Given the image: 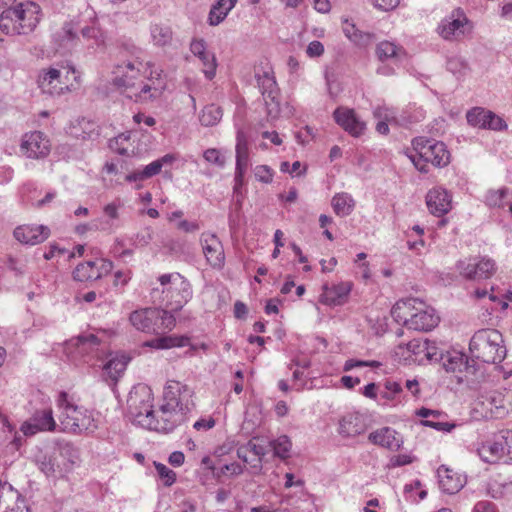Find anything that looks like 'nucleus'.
<instances>
[{
  "instance_id": "obj_1",
  "label": "nucleus",
  "mask_w": 512,
  "mask_h": 512,
  "mask_svg": "<svg viewBox=\"0 0 512 512\" xmlns=\"http://www.w3.org/2000/svg\"><path fill=\"white\" fill-rule=\"evenodd\" d=\"M121 53L123 59L112 71L113 85L135 102L143 103L158 98L163 90L160 74L154 78L153 71H150L149 77L146 76L150 63L142 60L141 49L135 46L125 47Z\"/></svg>"
},
{
  "instance_id": "obj_2",
  "label": "nucleus",
  "mask_w": 512,
  "mask_h": 512,
  "mask_svg": "<svg viewBox=\"0 0 512 512\" xmlns=\"http://www.w3.org/2000/svg\"><path fill=\"white\" fill-rule=\"evenodd\" d=\"M191 389L175 380L167 381L162 403L154 410L147 429L170 433L187 420V414L194 406Z\"/></svg>"
},
{
  "instance_id": "obj_3",
  "label": "nucleus",
  "mask_w": 512,
  "mask_h": 512,
  "mask_svg": "<svg viewBox=\"0 0 512 512\" xmlns=\"http://www.w3.org/2000/svg\"><path fill=\"white\" fill-rule=\"evenodd\" d=\"M40 12V6L31 1L8 6L0 15V30L6 35H27L38 25Z\"/></svg>"
},
{
  "instance_id": "obj_4",
  "label": "nucleus",
  "mask_w": 512,
  "mask_h": 512,
  "mask_svg": "<svg viewBox=\"0 0 512 512\" xmlns=\"http://www.w3.org/2000/svg\"><path fill=\"white\" fill-rule=\"evenodd\" d=\"M57 402L61 409L60 423L64 432L91 434L98 429V420L93 412L74 404L66 392L59 394Z\"/></svg>"
},
{
  "instance_id": "obj_5",
  "label": "nucleus",
  "mask_w": 512,
  "mask_h": 512,
  "mask_svg": "<svg viewBox=\"0 0 512 512\" xmlns=\"http://www.w3.org/2000/svg\"><path fill=\"white\" fill-rule=\"evenodd\" d=\"M473 358L488 364H499L506 357V347L502 334L496 329H480L474 333L469 343Z\"/></svg>"
},
{
  "instance_id": "obj_6",
  "label": "nucleus",
  "mask_w": 512,
  "mask_h": 512,
  "mask_svg": "<svg viewBox=\"0 0 512 512\" xmlns=\"http://www.w3.org/2000/svg\"><path fill=\"white\" fill-rule=\"evenodd\" d=\"M413 153L409 158L421 173L428 172V163L435 167H445L450 163V152L441 141L417 137L412 141Z\"/></svg>"
},
{
  "instance_id": "obj_7",
  "label": "nucleus",
  "mask_w": 512,
  "mask_h": 512,
  "mask_svg": "<svg viewBox=\"0 0 512 512\" xmlns=\"http://www.w3.org/2000/svg\"><path fill=\"white\" fill-rule=\"evenodd\" d=\"M129 321L138 331L161 334L175 327V317L167 310L159 308H142L130 314Z\"/></svg>"
},
{
  "instance_id": "obj_8",
  "label": "nucleus",
  "mask_w": 512,
  "mask_h": 512,
  "mask_svg": "<svg viewBox=\"0 0 512 512\" xmlns=\"http://www.w3.org/2000/svg\"><path fill=\"white\" fill-rule=\"evenodd\" d=\"M163 302L171 311H180L193 296L190 282L180 273L163 274L159 277Z\"/></svg>"
},
{
  "instance_id": "obj_9",
  "label": "nucleus",
  "mask_w": 512,
  "mask_h": 512,
  "mask_svg": "<svg viewBox=\"0 0 512 512\" xmlns=\"http://www.w3.org/2000/svg\"><path fill=\"white\" fill-rule=\"evenodd\" d=\"M70 77L76 82L79 78L73 66L56 64L48 69L41 70L38 76V86L43 93L52 96L61 95L73 88Z\"/></svg>"
},
{
  "instance_id": "obj_10",
  "label": "nucleus",
  "mask_w": 512,
  "mask_h": 512,
  "mask_svg": "<svg viewBox=\"0 0 512 512\" xmlns=\"http://www.w3.org/2000/svg\"><path fill=\"white\" fill-rule=\"evenodd\" d=\"M153 393L146 384L133 386L127 398V414L131 421L146 428L150 418L153 417Z\"/></svg>"
},
{
  "instance_id": "obj_11",
  "label": "nucleus",
  "mask_w": 512,
  "mask_h": 512,
  "mask_svg": "<svg viewBox=\"0 0 512 512\" xmlns=\"http://www.w3.org/2000/svg\"><path fill=\"white\" fill-rule=\"evenodd\" d=\"M478 455L487 463L500 460L512 463V431L502 430L494 434L479 446Z\"/></svg>"
},
{
  "instance_id": "obj_12",
  "label": "nucleus",
  "mask_w": 512,
  "mask_h": 512,
  "mask_svg": "<svg viewBox=\"0 0 512 512\" xmlns=\"http://www.w3.org/2000/svg\"><path fill=\"white\" fill-rule=\"evenodd\" d=\"M257 86L263 97L267 115L276 119L281 112L280 107V89L271 70L256 72L255 74Z\"/></svg>"
},
{
  "instance_id": "obj_13",
  "label": "nucleus",
  "mask_w": 512,
  "mask_h": 512,
  "mask_svg": "<svg viewBox=\"0 0 512 512\" xmlns=\"http://www.w3.org/2000/svg\"><path fill=\"white\" fill-rule=\"evenodd\" d=\"M472 23L461 8L454 9L442 19L437 31L445 40H458L472 31Z\"/></svg>"
},
{
  "instance_id": "obj_14",
  "label": "nucleus",
  "mask_w": 512,
  "mask_h": 512,
  "mask_svg": "<svg viewBox=\"0 0 512 512\" xmlns=\"http://www.w3.org/2000/svg\"><path fill=\"white\" fill-rule=\"evenodd\" d=\"M459 274L466 280L490 278L496 271L495 262L489 258H468L456 264Z\"/></svg>"
},
{
  "instance_id": "obj_15",
  "label": "nucleus",
  "mask_w": 512,
  "mask_h": 512,
  "mask_svg": "<svg viewBox=\"0 0 512 512\" xmlns=\"http://www.w3.org/2000/svg\"><path fill=\"white\" fill-rule=\"evenodd\" d=\"M199 242L207 263L214 269H222L225 265V252L218 236L212 232H203Z\"/></svg>"
},
{
  "instance_id": "obj_16",
  "label": "nucleus",
  "mask_w": 512,
  "mask_h": 512,
  "mask_svg": "<svg viewBox=\"0 0 512 512\" xmlns=\"http://www.w3.org/2000/svg\"><path fill=\"white\" fill-rule=\"evenodd\" d=\"M113 269V263L107 259L89 260L80 263L73 271V278L76 281H96L109 274Z\"/></svg>"
},
{
  "instance_id": "obj_17",
  "label": "nucleus",
  "mask_w": 512,
  "mask_h": 512,
  "mask_svg": "<svg viewBox=\"0 0 512 512\" xmlns=\"http://www.w3.org/2000/svg\"><path fill=\"white\" fill-rule=\"evenodd\" d=\"M32 462L47 478H56L64 474L55 448L37 447L32 455Z\"/></svg>"
},
{
  "instance_id": "obj_18",
  "label": "nucleus",
  "mask_w": 512,
  "mask_h": 512,
  "mask_svg": "<svg viewBox=\"0 0 512 512\" xmlns=\"http://www.w3.org/2000/svg\"><path fill=\"white\" fill-rule=\"evenodd\" d=\"M56 429V422L51 408L37 410L29 420L21 426V431L26 436L35 435L41 431L53 432Z\"/></svg>"
},
{
  "instance_id": "obj_19",
  "label": "nucleus",
  "mask_w": 512,
  "mask_h": 512,
  "mask_svg": "<svg viewBox=\"0 0 512 512\" xmlns=\"http://www.w3.org/2000/svg\"><path fill=\"white\" fill-rule=\"evenodd\" d=\"M21 151L28 158H44L50 152V142L47 137L40 131L27 133L22 139Z\"/></svg>"
},
{
  "instance_id": "obj_20",
  "label": "nucleus",
  "mask_w": 512,
  "mask_h": 512,
  "mask_svg": "<svg viewBox=\"0 0 512 512\" xmlns=\"http://www.w3.org/2000/svg\"><path fill=\"white\" fill-rule=\"evenodd\" d=\"M335 122L353 137L361 136L365 129L366 123L362 121L353 109L340 106L333 112Z\"/></svg>"
},
{
  "instance_id": "obj_21",
  "label": "nucleus",
  "mask_w": 512,
  "mask_h": 512,
  "mask_svg": "<svg viewBox=\"0 0 512 512\" xmlns=\"http://www.w3.org/2000/svg\"><path fill=\"white\" fill-rule=\"evenodd\" d=\"M425 200L429 212L436 217H441L452 209V195L443 187L430 189Z\"/></svg>"
},
{
  "instance_id": "obj_22",
  "label": "nucleus",
  "mask_w": 512,
  "mask_h": 512,
  "mask_svg": "<svg viewBox=\"0 0 512 512\" xmlns=\"http://www.w3.org/2000/svg\"><path fill=\"white\" fill-rule=\"evenodd\" d=\"M415 312L413 318L408 322V329L429 331L438 325L439 317L435 310L422 300H419Z\"/></svg>"
},
{
  "instance_id": "obj_23",
  "label": "nucleus",
  "mask_w": 512,
  "mask_h": 512,
  "mask_svg": "<svg viewBox=\"0 0 512 512\" xmlns=\"http://www.w3.org/2000/svg\"><path fill=\"white\" fill-rule=\"evenodd\" d=\"M49 234V228L43 225H21L16 227L13 233L17 241L26 245L42 243Z\"/></svg>"
},
{
  "instance_id": "obj_24",
  "label": "nucleus",
  "mask_w": 512,
  "mask_h": 512,
  "mask_svg": "<svg viewBox=\"0 0 512 512\" xmlns=\"http://www.w3.org/2000/svg\"><path fill=\"white\" fill-rule=\"evenodd\" d=\"M478 405L484 410L485 417L499 418L505 414V396L500 391H489L482 394Z\"/></svg>"
},
{
  "instance_id": "obj_25",
  "label": "nucleus",
  "mask_w": 512,
  "mask_h": 512,
  "mask_svg": "<svg viewBox=\"0 0 512 512\" xmlns=\"http://www.w3.org/2000/svg\"><path fill=\"white\" fill-rule=\"evenodd\" d=\"M190 51L201 61L206 78L212 79L216 74V57L214 53L207 51L205 41L203 39L192 40Z\"/></svg>"
},
{
  "instance_id": "obj_26",
  "label": "nucleus",
  "mask_w": 512,
  "mask_h": 512,
  "mask_svg": "<svg viewBox=\"0 0 512 512\" xmlns=\"http://www.w3.org/2000/svg\"><path fill=\"white\" fill-rule=\"evenodd\" d=\"M352 284L350 282H341L336 285L323 286V292L320 295V302L328 306H340L348 300Z\"/></svg>"
},
{
  "instance_id": "obj_27",
  "label": "nucleus",
  "mask_w": 512,
  "mask_h": 512,
  "mask_svg": "<svg viewBox=\"0 0 512 512\" xmlns=\"http://www.w3.org/2000/svg\"><path fill=\"white\" fill-rule=\"evenodd\" d=\"M416 415L423 418L421 424L426 427L433 428L438 431L451 432L456 425L445 421L444 418L447 416L438 410H431L428 408H421L417 410Z\"/></svg>"
},
{
  "instance_id": "obj_28",
  "label": "nucleus",
  "mask_w": 512,
  "mask_h": 512,
  "mask_svg": "<svg viewBox=\"0 0 512 512\" xmlns=\"http://www.w3.org/2000/svg\"><path fill=\"white\" fill-rule=\"evenodd\" d=\"M408 355L405 359H411L421 363L424 359L429 361H437L438 353L429 352V341L422 339H413L405 345ZM398 349H404L403 345H399Z\"/></svg>"
},
{
  "instance_id": "obj_29",
  "label": "nucleus",
  "mask_w": 512,
  "mask_h": 512,
  "mask_svg": "<svg viewBox=\"0 0 512 512\" xmlns=\"http://www.w3.org/2000/svg\"><path fill=\"white\" fill-rule=\"evenodd\" d=\"M437 474L439 486L447 494L459 492L465 484V479L461 475L445 466H440Z\"/></svg>"
},
{
  "instance_id": "obj_30",
  "label": "nucleus",
  "mask_w": 512,
  "mask_h": 512,
  "mask_svg": "<svg viewBox=\"0 0 512 512\" xmlns=\"http://www.w3.org/2000/svg\"><path fill=\"white\" fill-rule=\"evenodd\" d=\"M420 299L418 298H407L399 300L391 309L392 318L399 324L408 328V322L413 318L415 308L418 305Z\"/></svg>"
},
{
  "instance_id": "obj_31",
  "label": "nucleus",
  "mask_w": 512,
  "mask_h": 512,
  "mask_svg": "<svg viewBox=\"0 0 512 512\" xmlns=\"http://www.w3.org/2000/svg\"><path fill=\"white\" fill-rule=\"evenodd\" d=\"M368 439L371 443L385 447L389 450H398L402 441L397 438V432L390 427H382L369 434Z\"/></svg>"
},
{
  "instance_id": "obj_32",
  "label": "nucleus",
  "mask_w": 512,
  "mask_h": 512,
  "mask_svg": "<svg viewBox=\"0 0 512 512\" xmlns=\"http://www.w3.org/2000/svg\"><path fill=\"white\" fill-rule=\"evenodd\" d=\"M376 55L380 61H392L396 65L401 64L407 57L403 47L390 41L380 42L376 47Z\"/></svg>"
},
{
  "instance_id": "obj_33",
  "label": "nucleus",
  "mask_w": 512,
  "mask_h": 512,
  "mask_svg": "<svg viewBox=\"0 0 512 512\" xmlns=\"http://www.w3.org/2000/svg\"><path fill=\"white\" fill-rule=\"evenodd\" d=\"M366 430L364 418L359 413L345 415L339 423V433L344 437H355Z\"/></svg>"
},
{
  "instance_id": "obj_34",
  "label": "nucleus",
  "mask_w": 512,
  "mask_h": 512,
  "mask_svg": "<svg viewBox=\"0 0 512 512\" xmlns=\"http://www.w3.org/2000/svg\"><path fill=\"white\" fill-rule=\"evenodd\" d=\"M236 170L237 181H241L249 166L248 141L243 131H238L236 136Z\"/></svg>"
},
{
  "instance_id": "obj_35",
  "label": "nucleus",
  "mask_w": 512,
  "mask_h": 512,
  "mask_svg": "<svg viewBox=\"0 0 512 512\" xmlns=\"http://www.w3.org/2000/svg\"><path fill=\"white\" fill-rule=\"evenodd\" d=\"M437 361L441 362L447 372L462 371L463 368L466 371L470 369L466 356L459 351L438 353Z\"/></svg>"
},
{
  "instance_id": "obj_36",
  "label": "nucleus",
  "mask_w": 512,
  "mask_h": 512,
  "mask_svg": "<svg viewBox=\"0 0 512 512\" xmlns=\"http://www.w3.org/2000/svg\"><path fill=\"white\" fill-rule=\"evenodd\" d=\"M58 457L63 458V473L69 472L80 460L79 450L70 442H58L55 447Z\"/></svg>"
},
{
  "instance_id": "obj_37",
  "label": "nucleus",
  "mask_w": 512,
  "mask_h": 512,
  "mask_svg": "<svg viewBox=\"0 0 512 512\" xmlns=\"http://www.w3.org/2000/svg\"><path fill=\"white\" fill-rule=\"evenodd\" d=\"M331 205L336 215L345 217L352 213L355 201L350 194L342 192L334 195Z\"/></svg>"
},
{
  "instance_id": "obj_38",
  "label": "nucleus",
  "mask_w": 512,
  "mask_h": 512,
  "mask_svg": "<svg viewBox=\"0 0 512 512\" xmlns=\"http://www.w3.org/2000/svg\"><path fill=\"white\" fill-rule=\"evenodd\" d=\"M189 344V338L185 336H164L153 339L146 343L147 346L155 349H169L173 347H184Z\"/></svg>"
},
{
  "instance_id": "obj_39",
  "label": "nucleus",
  "mask_w": 512,
  "mask_h": 512,
  "mask_svg": "<svg viewBox=\"0 0 512 512\" xmlns=\"http://www.w3.org/2000/svg\"><path fill=\"white\" fill-rule=\"evenodd\" d=\"M262 442L263 441L259 437H253L246 443L249 452L257 456V460H255L251 465V468L256 471H260L262 469V460L269 450L268 444L266 445Z\"/></svg>"
},
{
  "instance_id": "obj_40",
  "label": "nucleus",
  "mask_w": 512,
  "mask_h": 512,
  "mask_svg": "<svg viewBox=\"0 0 512 512\" xmlns=\"http://www.w3.org/2000/svg\"><path fill=\"white\" fill-rule=\"evenodd\" d=\"M343 32L349 40L359 46H367L373 40L372 34L358 30L354 24L348 21H345Z\"/></svg>"
},
{
  "instance_id": "obj_41",
  "label": "nucleus",
  "mask_w": 512,
  "mask_h": 512,
  "mask_svg": "<svg viewBox=\"0 0 512 512\" xmlns=\"http://www.w3.org/2000/svg\"><path fill=\"white\" fill-rule=\"evenodd\" d=\"M78 353L97 356L100 340L94 334L81 335L76 342Z\"/></svg>"
},
{
  "instance_id": "obj_42",
  "label": "nucleus",
  "mask_w": 512,
  "mask_h": 512,
  "mask_svg": "<svg viewBox=\"0 0 512 512\" xmlns=\"http://www.w3.org/2000/svg\"><path fill=\"white\" fill-rule=\"evenodd\" d=\"M490 114V110H486L482 107L472 108L467 112L466 118L470 125L481 129H487Z\"/></svg>"
},
{
  "instance_id": "obj_43",
  "label": "nucleus",
  "mask_w": 512,
  "mask_h": 512,
  "mask_svg": "<svg viewBox=\"0 0 512 512\" xmlns=\"http://www.w3.org/2000/svg\"><path fill=\"white\" fill-rule=\"evenodd\" d=\"M59 46L65 50H69L76 45L77 33L72 23H65L61 31L57 34Z\"/></svg>"
},
{
  "instance_id": "obj_44",
  "label": "nucleus",
  "mask_w": 512,
  "mask_h": 512,
  "mask_svg": "<svg viewBox=\"0 0 512 512\" xmlns=\"http://www.w3.org/2000/svg\"><path fill=\"white\" fill-rule=\"evenodd\" d=\"M221 118L222 110L214 104L205 106L199 115L200 123L206 127L216 125Z\"/></svg>"
},
{
  "instance_id": "obj_45",
  "label": "nucleus",
  "mask_w": 512,
  "mask_h": 512,
  "mask_svg": "<svg viewBox=\"0 0 512 512\" xmlns=\"http://www.w3.org/2000/svg\"><path fill=\"white\" fill-rule=\"evenodd\" d=\"M291 446L292 443L286 435L279 436L277 439L268 442V447L273 449L274 455L281 459L289 457Z\"/></svg>"
},
{
  "instance_id": "obj_46",
  "label": "nucleus",
  "mask_w": 512,
  "mask_h": 512,
  "mask_svg": "<svg viewBox=\"0 0 512 512\" xmlns=\"http://www.w3.org/2000/svg\"><path fill=\"white\" fill-rule=\"evenodd\" d=\"M151 37L155 45L158 46H166L172 40V31L167 26L162 25H152L151 29Z\"/></svg>"
},
{
  "instance_id": "obj_47",
  "label": "nucleus",
  "mask_w": 512,
  "mask_h": 512,
  "mask_svg": "<svg viewBox=\"0 0 512 512\" xmlns=\"http://www.w3.org/2000/svg\"><path fill=\"white\" fill-rule=\"evenodd\" d=\"M126 361L123 359L113 358L104 365V370L112 380H117L126 369Z\"/></svg>"
},
{
  "instance_id": "obj_48",
  "label": "nucleus",
  "mask_w": 512,
  "mask_h": 512,
  "mask_svg": "<svg viewBox=\"0 0 512 512\" xmlns=\"http://www.w3.org/2000/svg\"><path fill=\"white\" fill-rule=\"evenodd\" d=\"M447 69L457 78H460L466 75L468 65L463 58L455 56L448 59Z\"/></svg>"
},
{
  "instance_id": "obj_49",
  "label": "nucleus",
  "mask_w": 512,
  "mask_h": 512,
  "mask_svg": "<svg viewBox=\"0 0 512 512\" xmlns=\"http://www.w3.org/2000/svg\"><path fill=\"white\" fill-rule=\"evenodd\" d=\"M508 194V189L503 187L498 190H490L486 194V203L490 207H503L504 198Z\"/></svg>"
},
{
  "instance_id": "obj_50",
  "label": "nucleus",
  "mask_w": 512,
  "mask_h": 512,
  "mask_svg": "<svg viewBox=\"0 0 512 512\" xmlns=\"http://www.w3.org/2000/svg\"><path fill=\"white\" fill-rule=\"evenodd\" d=\"M158 476L165 486H171L176 481V473L162 463H154Z\"/></svg>"
},
{
  "instance_id": "obj_51",
  "label": "nucleus",
  "mask_w": 512,
  "mask_h": 512,
  "mask_svg": "<svg viewBox=\"0 0 512 512\" xmlns=\"http://www.w3.org/2000/svg\"><path fill=\"white\" fill-rule=\"evenodd\" d=\"M130 140V133H121L110 141V148L115 150L120 155H126L128 153V147L125 146Z\"/></svg>"
},
{
  "instance_id": "obj_52",
  "label": "nucleus",
  "mask_w": 512,
  "mask_h": 512,
  "mask_svg": "<svg viewBox=\"0 0 512 512\" xmlns=\"http://www.w3.org/2000/svg\"><path fill=\"white\" fill-rule=\"evenodd\" d=\"M255 178L263 183H271L273 179V170L267 165H258L254 169Z\"/></svg>"
},
{
  "instance_id": "obj_53",
  "label": "nucleus",
  "mask_w": 512,
  "mask_h": 512,
  "mask_svg": "<svg viewBox=\"0 0 512 512\" xmlns=\"http://www.w3.org/2000/svg\"><path fill=\"white\" fill-rule=\"evenodd\" d=\"M153 235V229L151 227H146L135 235L134 244L137 246H146L152 241Z\"/></svg>"
},
{
  "instance_id": "obj_54",
  "label": "nucleus",
  "mask_w": 512,
  "mask_h": 512,
  "mask_svg": "<svg viewBox=\"0 0 512 512\" xmlns=\"http://www.w3.org/2000/svg\"><path fill=\"white\" fill-rule=\"evenodd\" d=\"M228 13L229 12H225L223 9L213 5L208 16L209 24L211 26L220 24L227 17Z\"/></svg>"
},
{
  "instance_id": "obj_55",
  "label": "nucleus",
  "mask_w": 512,
  "mask_h": 512,
  "mask_svg": "<svg viewBox=\"0 0 512 512\" xmlns=\"http://www.w3.org/2000/svg\"><path fill=\"white\" fill-rule=\"evenodd\" d=\"M203 157L207 162L216 164L219 167H223L225 164V160L221 157L220 151L215 148L207 149Z\"/></svg>"
},
{
  "instance_id": "obj_56",
  "label": "nucleus",
  "mask_w": 512,
  "mask_h": 512,
  "mask_svg": "<svg viewBox=\"0 0 512 512\" xmlns=\"http://www.w3.org/2000/svg\"><path fill=\"white\" fill-rule=\"evenodd\" d=\"M81 33L84 38L93 39L97 44L103 42L101 30L95 25L82 28Z\"/></svg>"
},
{
  "instance_id": "obj_57",
  "label": "nucleus",
  "mask_w": 512,
  "mask_h": 512,
  "mask_svg": "<svg viewBox=\"0 0 512 512\" xmlns=\"http://www.w3.org/2000/svg\"><path fill=\"white\" fill-rule=\"evenodd\" d=\"M488 118L489 123L487 129L494 131H502L507 128V124L505 123V121L500 116L496 115L494 112L490 111Z\"/></svg>"
},
{
  "instance_id": "obj_58",
  "label": "nucleus",
  "mask_w": 512,
  "mask_h": 512,
  "mask_svg": "<svg viewBox=\"0 0 512 512\" xmlns=\"http://www.w3.org/2000/svg\"><path fill=\"white\" fill-rule=\"evenodd\" d=\"M244 471V466L237 463V462H233V463H230V464H225L224 466H222L220 468V471H219V475H231V476H238L240 474H242Z\"/></svg>"
},
{
  "instance_id": "obj_59",
  "label": "nucleus",
  "mask_w": 512,
  "mask_h": 512,
  "mask_svg": "<svg viewBox=\"0 0 512 512\" xmlns=\"http://www.w3.org/2000/svg\"><path fill=\"white\" fill-rule=\"evenodd\" d=\"M365 366L378 367L379 363L376 361H361V360L349 359L345 362L344 370L349 371L355 367H365Z\"/></svg>"
},
{
  "instance_id": "obj_60",
  "label": "nucleus",
  "mask_w": 512,
  "mask_h": 512,
  "mask_svg": "<svg viewBox=\"0 0 512 512\" xmlns=\"http://www.w3.org/2000/svg\"><path fill=\"white\" fill-rule=\"evenodd\" d=\"M213 417L201 418L193 424V428L197 431H207L215 426Z\"/></svg>"
},
{
  "instance_id": "obj_61",
  "label": "nucleus",
  "mask_w": 512,
  "mask_h": 512,
  "mask_svg": "<svg viewBox=\"0 0 512 512\" xmlns=\"http://www.w3.org/2000/svg\"><path fill=\"white\" fill-rule=\"evenodd\" d=\"M309 57H319L324 53V46L320 41H312L309 43L307 50Z\"/></svg>"
},
{
  "instance_id": "obj_62",
  "label": "nucleus",
  "mask_w": 512,
  "mask_h": 512,
  "mask_svg": "<svg viewBox=\"0 0 512 512\" xmlns=\"http://www.w3.org/2000/svg\"><path fill=\"white\" fill-rule=\"evenodd\" d=\"M161 168V163L155 160L148 164L147 166H145L144 169H142V175H144V177L148 179L150 177H153L154 175H157L161 171Z\"/></svg>"
},
{
  "instance_id": "obj_63",
  "label": "nucleus",
  "mask_w": 512,
  "mask_h": 512,
  "mask_svg": "<svg viewBox=\"0 0 512 512\" xmlns=\"http://www.w3.org/2000/svg\"><path fill=\"white\" fill-rule=\"evenodd\" d=\"M177 228L186 233H193L200 229V225L196 221L181 220L177 223Z\"/></svg>"
},
{
  "instance_id": "obj_64",
  "label": "nucleus",
  "mask_w": 512,
  "mask_h": 512,
  "mask_svg": "<svg viewBox=\"0 0 512 512\" xmlns=\"http://www.w3.org/2000/svg\"><path fill=\"white\" fill-rule=\"evenodd\" d=\"M412 462V458L406 454L395 455L390 459V465L392 467H400L408 465Z\"/></svg>"
}]
</instances>
